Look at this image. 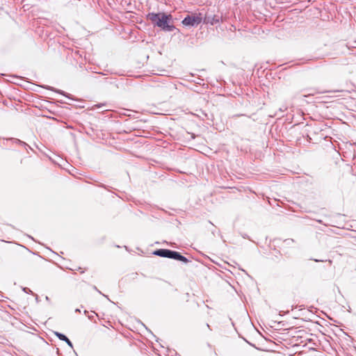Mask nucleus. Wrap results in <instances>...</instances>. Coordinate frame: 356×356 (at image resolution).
Listing matches in <instances>:
<instances>
[{"label": "nucleus", "mask_w": 356, "mask_h": 356, "mask_svg": "<svg viewBox=\"0 0 356 356\" xmlns=\"http://www.w3.org/2000/svg\"><path fill=\"white\" fill-rule=\"evenodd\" d=\"M147 18L155 25L165 31H172L175 27L172 24L171 15H166L164 13H149Z\"/></svg>", "instance_id": "f257e3e1"}, {"label": "nucleus", "mask_w": 356, "mask_h": 356, "mask_svg": "<svg viewBox=\"0 0 356 356\" xmlns=\"http://www.w3.org/2000/svg\"><path fill=\"white\" fill-rule=\"evenodd\" d=\"M202 18L200 16V15H193V16H187L186 17H185L183 19L182 23L185 26H195V25H198L199 24H200L202 22Z\"/></svg>", "instance_id": "f03ea898"}, {"label": "nucleus", "mask_w": 356, "mask_h": 356, "mask_svg": "<svg viewBox=\"0 0 356 356\" xmlns=\"http://www.w3.org/2000/svg\"><path fill=\"white\" fill-rule=\"evenodd\" d=\"M170 258L174 259H176L178 261H181L184 263H187L188 261V260L186 257L181 255L178 252L172 251V250H171Z\"/></svg>", "instance_id": "7ed1b4c3"}, {"label": "nucleus", "mask_w": 356, "mask_h": 356, "mask_svg": "<svg viewBox=\"0 0 356 356\" xmlns=\"http://www.w3.org/2000/svg\"><path fill=\"white\" fill-rule=\"evenodd\" d=\"M171 250L168 249H159L154 252V254L161 257L170 258Z\"/></svg>", "instance_id": "20e7f679"}, {"label": "nucleus", "mask_w": 356, "mask_h": 356, "mask_svg": "<svg viewBox=\"0 0 356 356\" xmlns=\"http://www.w3.org/2000/svg\"><path fill=\"white\" fill-rule=\"evenodd\" d=\"M219 22V17L217 15H207L204 18V22L213 25Z\"/></svg>", "instance_id": "39448f33"}, {"label": "nucleus", "mask_w": 356, "mask_h": 356, "mask_svg": "<svg viewBox=\"0 0 356 356\" xmlns=\"http://www.w3.org/2000/svg\"><path fill=\"white\" fill-rule=\"evenodd\" d=\"M55 335L56 337H58V338L62 341H65L67 345H69L70 347H72V342L70 341V339L64 334L60 333V332H55Z\"/></svg>", "instance_id": "423d86ee"}, {"label": "nucleus", "mask_w": 356, "mask_h": 356, "mask_svg": "<svg viewBox=\"0 0 356 356\" xmlns=\"http://www.w3.org/2000/svg\"><path fill=\"white\" fill-rule=\"evenodd\" d=\"M76 312H80V310H79V309H76Z\"/></svg>", "instance_id": "0eeeda50"}, {"label": "nucleus", "mask_w": 356, "mask_h": 356, "mask_svg": "<svg viewBox=\"0 0 356 356\" xmlns=\"http://www.w3.org/2000/svg\"><path fill=\"white\" fill-rule=\"evenodd\" d=\"M355 46H356V42H355Z\"/></svg>", "instance_id": "6e6552de"}]
</instances>
